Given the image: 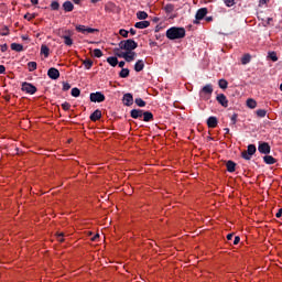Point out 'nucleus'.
I'll use <instances>...</instances> for the list:
<instances>
[{"label": "nucleus", "instance_id": "obj_1", "mask_svg": "<svg viewBox=\"0 0 282 282\" xmlns=\"http://www.w3.org/2000/svg\"><path fill=\"white\" fill-rule=\"evenodd\" d=\"M165 36L170 41H177L180 39H184V36H186V29L180 26H172L167 29Z\"/></svg>", "mask_w": 282, "mask_h": 282}, {"label": "nucleus", "instance_id": "obj_2", "mask_svg": "<svg viewBox=\"0 0 282 282\" xmlns=\"http://www.w3.org/2000/svg\"><path fill=\"white\" fill-rule=\"evenodd\" d=\"M137 42L131 39L119 42V48L124 50L126 52H133V50H137Z\"/></svg>", "mask_w": 282, "mask_h": 282}, {"label": "nucleus", "instance_id": "obj_3", "mask_svg": "<svg viewBox=\"0 0 282 282\" xmlns=\"http://www.w3.org/2000/svg\"><path fill=\"white\" fill-rule=\"evenodd\" d=\"M213 84L205 85L200 91L199 96L203 98V100H210V96H213Z\"/></svg>", "mask_w": 282, "mask_h": 282}, {"label": "nucleus", "instance_id": "obj_4", "mask_svg": "<svg viewBox=\"0 0 282 282\" xmlns=\"http://www.w3.org/2000/svg\"><path fill=\"white\" fill-rule=\"evenodd\" d=\"M257 153V145L256 144H249L247 148V151H242L241 158L243 160H252V156Z\"/></svg>", "mask_w": 282, "mask_h": 282}, {"label": "nucleus", "instance_id": "obj_5", "mask_svg": "<svg viewBox=\"0 0 282 282\" xmlns=\"http://www.w3.org/2000/svg\"><path fill=\"white\" fill-rule=\"evenodd\" d=\"M207 14H208L207 8L198 9L195 15L196 20H194V25H199V21H202Z\"/></svg>", "mask_w": 282, "mask_h": 282}, {"label": "nucleus", "instance_id": "obj_6", "mask_svg": "<svg viewBox=\"0 0 282 282\" xmlns=\"http://www.w3.org/2000/svg\"><path fill=\"white\" fill-rule=\"evenodd\" d=\"M106 97L101 91L90 94V102H105Z\"/></svg>", "mask_w": 282, "mask_h": 282}, {"label": "nucleus", "instance_id": "obj_7", "mask_svg": "<svg viewBox=\"0 0 282 282\" xmlns=\"http://www.w3.org/2000/svg\"><path fill=\"white\" fill-rule=\"evenodd\" d=\"M22 91H25L26 94H30L31 96H33V94L36 91V86L28 82H24L22 84Z\"/></svg>", "mask_w": 282, "mask_h": 282}, {"label": "nucleus", "instance_id": "obj_8", "mask_svg": "<svg viewBox=\"0 0 282 282\" xmlns=\"http://www.w3.org/2000/svg\"><path fill=\"white\" fill-rule=\"evenodd\" d=\"M47 76L51 78V80H58V78H61V72H58L57 68L51 67L47 70Z\"/></svg>", "mask_w": 282, "mask_h": 282}, {"label": "nucleus", "instance_id": "obj_9", "mask_svg": "<svg viewBox=\"0 0 282 282\" xmlns=\"http://www.w3.org/2000/svg\"><path fill=\"white\" fill-rule=\"evenodd\" d=\"M258 151H259V153H262L263 155H269V153L271 151L270 144L268 142L260 143L258 147Z\"/></svg>", "mask_w": 282, "mask_h": 282}, {"label": "nucleus", "instance_id": "obj_10", "mask_svg": "<svg viewBox=\"0 0 282 282\" xmlns=\"http://www.w3.org/2000/svg\"><path fill=\"white\" fill-rule=\"evenodd\" d=\"M76 30L82 34H94V32H98V29L87 28L85 25H77Z\"/></svg>", "mask_w": 282, "mask_h": 282}, {"label": "nucleus", "instance_id": "obj_11", "mask_svg": "<svg viewBox=\"0 0 282 282\" xmlns=\"http://www.w3.org/2000/svg\"><path fill=\"white\" fill-rule=\"evenodd\" d=\"M122 102L124 107H131V105H133V95L131 93L124 94Z\"/></svg>", "mask_w": 282, "mask_h": 282}, {"label": "nucleus", "instance_id": "obj_12", "mask_svg": "<svg viewBox=\"0 0 282 282\" xmlns=\"http://www.w3.org/2000/svg\"><path fill=\"white\" fill-rule=\"evenodd\" d=\"M218 105H221L225 109L228 108V98L224 94H219L216 97Z\"/></svg>", "mask_w": 282, "mask_h": 282}, {"label": "nucleus", "instance_id": "obj_13", "mask_svg": "<svg viewBox=\"0 0 282 282\" xmlns=\"http://www.w3.org/2000/svg\"><path fill=\"white\" fill-rule=\"evenodd\" d=\"M143 113H144V110H142V109H132L130 111V116H131V118H133V120H138V119L142 118Z\"/></svg>", "mask_w": 282, "mask_h": 282}, {"label": "nucleus", "instance_id": "obj_14", "mask_svg": "<svg viewBox=\"0 0 282 282\" xmlns=\"http://www.w3.org/2000/svg\"><path fill=\"white\" fill-rule=\"evenodd\" d=\"M102 118V111L100 109H96L91 115H90V120L91 122H97V120H100Z\"/></svg>", "mask_w": 282, "mask_h": 282}, {"label": "nucleus", "instance_id": "obj_15", "mask_svg": "<svg viewBox=\"0 0 282 282\" xmlns=\"http://www.w3.org/2000/svg\"><path fill=\"white\" fill-rule=\"evenodd\" d=\"M135 56H138V54H135V52L126 51V57H124L126 63H132V61H135Z\"/></svg>", "mask_w": 282, "mask_h": 282}, {"label": "nucleus", "instance_id": "obj_16", "mask_svg": "<svg viewBox=\"0 0 282 282\" xmlns=\"http://www.w3.org/2000/svg\"><path fill=\"white\" fill-rule=\"evenodd\" d=\"M218 120H217V117H209L208 119H207V127L209 128V129H215L216 127H217V124H218Z\"/></svg>", "mask_w": 282, "mask_h": 282}, {"label": "nucleus", "instance_id": "obj_17", "mask_svg": "<svg viewBox=\"0 0 282 282\" xmlns=\"http://www.w3.org/2000/svg\"><path fill=\"white\" fill-rule=\"evenodd\" d=\"M149 25H151V22L140 21L134 24V28H137L138 30H147V28H149Z\"/></svg>", "mask_w": 282, "mask_h": 282}, {"label": "nucleus", "instance_id": "obj_18", "mask_svg": "<svg viewBox=\"0 0 282 282\" xmlns=\"http://www.w3.org/2000/svg\"><path fill=\"white\" fill-rule=\"evenodd\" d=\"M226 166H227L228 173H235L237 169V163H235L234 161H227Z\"/></svg>", "mask_w": 282, "mask_h": 282}, {"label": "nucleus", "instance_id": "obj_19", "mask_svg": "<svg viewBox=\"0 0 282 282\" xmlns=\"http://www.w3.org/2000/svg\"><path fill=\"white\" fill-rule=\"evenodd\" d=\"M63 9L66 12H73L74 11V3H72V1L67 0L63 3Z\"/></svg>", "mask_w": 282, "mask_h": 282}, {"label": "nucleus", "instance_id": "obj_20", "mask_svg": "<svg viewBox=\"0 0 282 282\" xmlns=\"http://www.w3.org/2000/svg\"><path fill=\"white\" fill-rule=\"evenodd\" d=\"M143 122H152L153 120V112L151 111H143Z\"/></svg>", "mask_w": 282, "mask_h": 282}, {"label": "nucleus", "instance_id": "obj_21", "mask_svg": "<svg viewBox=\"0 0 282 282\" xmlns=\"http://www.w3.org/2000/svg\"><path fill=\"white\" fill-rule=\"evenodd\" d=\"M144 69V61L138 59L134 64V72H142Z\"/></svg>", "mask_w": 282, "mask_h": 282}, {"label": "nucleus", "instance_id": "obj_22", "mask_svg": "<svg viewBox=\"0 0 282 282\" xmlns=\"http://www.w3.org/2000/svg\"><path fill=\"white\" fill-rule=\"evenodd\" d=\"M263 162H265L267 164H276V159H274V156L272 155H264L263 156Z\"/></svg>", "mask_w": 282, "mask_h": 282}, {"label": "nucleus", "instance_id": "obj_23", "mask_svg": "<svg viewBox=\"0 0 282 282\" xmlns=\"http://www.w3.org/2000/svg\"><path fill=\"white\" fill-rule=\"evenodd\" d=\"M62 39H64V43L68 47H72L74 45V40H72L69 35H63Z\"/></svg>", "mask_w": 282, "mask_h": 282}, {"label": "nucleus", "instance_id": "obj_24", "mask_svg": "<svg viewBox=\"0 0 282 282\" xmlns=\"http://www.w3.org/2000/svg\"><path fill=\"white\" fill-rule=\"evenodd\" d=\"M137 19H139L140 21H144V19H149V13H147L145 11H138Z\"/></svg>", "mask_w": 282, "mask_h": 282}, {"label": "nucleus", "instance_id": "obj_25", "mask_svg": "<svg viewBox=\"0 0 282 282\" xmlns=\"http://www.w3.org/2000/svg\"><path fill=\"white\" fill-rule=\"evenodd\" d=\"M41 54L44 55L45 58L50 56V47L45 44L41 46Z\"/></svg>", "mask_w": 282, "mask_h": 282}, {"label": "nucleus", "instance_id": "obj_26", "mask_svg": "<svg viewBox=\"0 0 282 282\" xmlns=\"http://www.w3.org/2000/svg\"><path fill=\"white\" fill-rule=\"evenodd\" d=\"M120 50L122 48L119 47L113 50L115 56H118V58H126L127 52H121Z\"/></svg>", "mask_w": 282, "mask_h": 282}, {"label": "nucleus", "instance_id": "obj_27", "mask_svg": "<svg viewBox=\"0 0 282 282\" xmlns=\"http://www.w3.org/2000/svg\"><path fill=\"white\" fill-rule=\"evenodd\" d=\"M83 65L86 69H91V67H94V61L86 58L83 61Z\"/></svg>", "mask_w": 282, "mask_h": 282}, {"label": "nucleus", "instance_id": "obj_28", "mask_svg": "<svg viewBox=\"0 0 282 282\" xmlns=\"http://www.w3.org/2000/svg\"><path fill=\"white\" fill-rule=\"evenodd\" d=\"M250 61H252V56L250 54H245L241 57V64L242 65H248V63H250Z\"/></svg>", "mask_w": 282, "mask_h": 282}, {"label": "nucleus", "instance_id": "obj_29", "mask_svg": "<svg viewBox=\"0 0 282 282\" xmlns=\"http://www.w3.org/2000/svg\"><path fill=\"white\" fill-rule=\"evenodd\" d=\"M107 63H109L111 67H116L118 65V57H115V56L108 57Z\"/></svg>", "mask_w": 282, "mask_h": 282}, {"label": "nucleus", "instance_id": "obj_30", "mask_svg": "<svg viewBox=\"0 0 282 282\" xmlns=\"http://www.w3.org/2000/svg\"><path fill=\"white\" fill-rule=\"evenodd\" d=\"M11 50H13V52H23V46L19 43H12Z\"/></svg>", "mask_w": 282, "mask_h": 282}, {"label": "nucleus", "instance_id": "obj_31", "mask_svg": "<svg viewBox=\"0 0 282 282\" xmlns=\"http://www.w3.org/2000/svg\"><path fill=\"white\" fill-rule=\"evenodd\" d=\"M218 87H219L220 89H228V80H226V79H219V80H218Z\"/></svg>", "mask_w": 282, "mask_h": 282}, {"label": "nucleus", "instance_id": "obj_32", "mask_svg": "<svg viewBox=\"0 0 282 282\" xmlns=\"http://www.w3.org/2000/svg\"><path fill=\"white\" fill-rule=\"evenodd\" d=\"M247 107H249V109H257V100L248 99L247 100Z\"/></svg>", "mask_w": 282, "mask_h": 282}, {"label": "nucleus", "instance_id": "obj_33", "mask_svg": "<svg viewBox=\"0 0 282 282\" xmlns=\"http://www.w3.org/2000/svg\"><path fill=\"white\" fill-rule=\"evenodd\" d=\"M130 70L129 68H122L119 73L120 78H129Z\"/></svg>", "mask_w": 282, "mask_h": 282}, {"label": "nucleus", "instance_id": "obj_34", "mask_svg": "<svg viewBox=\"0 0 282 282\" xmlns=\"http://www.w3.org/2000/svg\"><path fill=\"white\" fill-rule=\"evenodd\" d=\"M175 10V6L172 3H169L164 7V11L166 12V14H171V12H173Z\"/></svg>", "mask_w": 282, "mask_h": 282}, {"label": "nucleus", "instance_id": "obj_35", "mask_svg": "<svg viewBox=\"0 0 282 282\" xmlns=\"http://www.w3.org/2000/svg\"><path fill=\"white\" fill-rule=\"evenodd\" d=\"M134 102L138 107H147V101H144L142 98H135Z\"/></svg>", "mask_w": 282, "mask_h": 282}, {"label": "nucleus", "instance_id": "obj_36", "mask_svg": "<svg viewBox=\"0 0 282 282\" xmlns=\"http://www.w3.org/2000/svg\"><path fill=\"white\" fill-rule=\"evenodd\" d=\"M70 96H73V98H78V96H80V89H78V88H73L72 90H70Z\"/></svg>", "mask_w": 282, "mask_h": 282}, {"label": "nucleus", "instance_id": "obj_37", "mask_svg": "<svg viewBox=\"0 0 282 282\" xmlns=\"http://www.w3.org/2000/svg\"><path fill=\"white\" fill-rule=\"evenodd\" d=\"M258 118H265L268 111H265V109H259L256 111Z\"/></svg>", "mask_w": 282, "mask_h": 282}, {"label": "nucleus", "instance_id": "obj_38", "mask_svg": "<svg viewBox=\"0 0 282 282\" xmlns=\"http://www.w3.org/2000/svg\"><path fill=\"white\" fill-rule=\"evenodd\" d=\"M10 34V29H8V26H3L0 30V36H8Z\"/></svg>", "mask_w": 282, "mask_h": 282}, {"label": "nucleus", "instance_id": "obj_39", "mask_svg": "<svg viewBox=\"0 0 282 282\" xmlns=\"http://www.w3.org/2000/svg\"><path fill=\"white\" fill-rule=\"evenodd\" d=\"M29 72H35L36 69V62H29L28 63Z\"/></svg>", "mask_w": 282, "mask_h": 282}, {"label": "nucleus", "instance_id": "obj_40", "mask_svg": "<svg viewBox=\"0 0 282 282\" xmlns=\"http://www.w3.org/2000/svg\"><path fill=\"white\" fill-rule=\"evenodd\" d=\"M61 9V3L58 1H52L51 3V10H59Z\"/></svg>", "mask_w": 282, "mask_h": 282}, {"label": "nucleus", "instance_id": "obj_41", "mask_svg": "<svg viewBox=\"0 0 282 282\" xmlns=\"http://www.w3.org/2000/svg\"><path fill=\"white\" fill-rule=\"evenodd\" d=\"M93 52L96 58H102V51L100 48H95Z\"/></svg>", "mask_w": 282, "mask_h": 282}, {"label": "nucleus", "instance_id": "obj_42", "mask_svg": "<svg viewBox=\"0 0 282 282\" xmlns=\"http://www.w3.org/2000/svg\"><path fill=\"white\" fill-rule=\"evenodd\" d=\"M62 85H63V91H69V89H72V85H69V83H67V82H63L62 83Z\"/></svg>", "mask_w": 282, "mask_h": 282}, {"label": "nucleus", "instance_id": "obj_43", "mask_svg": "<svg viewBox=\"0 0 282 282\" xmlns=\"http://www.w3.org/2000/svg\"><path fill=\"white\" fill-rule=\"evenodd\" d=\"M24 19H26V21H32V19H36V13H26Z\"/></svg>", "mask_w": 282, "mask_h": 282}, {"label": "nucleus", "instance_id": "obj_44", "mask_svg": "<svg viewBox=\"0 0 282 282\" xmlns=\"http://www.w3.org/2000/svg\"><path fill=\"white\" fill-rule=\"evenodd\" d=\"M120 36H123V39H128L129 37V31L121 29L119 31Z\"/></svg>", "mask_w": 282, "mask_h": 282}, {"label": "nucleus", "instance_id": "obj_45", "mask_svg": "<svg viewBox=\"0 0 282 282\" xmlns=\"http://www.w3.org/2000/svg\"><path fill=\"white\" fill-rule=\"evenodd\" d=\"M72 108V105L67 101H65L64 104H62V109H64V111H69V109Z\"/></svg>", "mask_w": 282, "mask_h": 282}, {"label": "nucleus", "instance_id": "obj_46", "mask_svg": "<svg viewBox=\"0 0 282 282\" xmlns=\"http://www.w3.org/2000/svg\"><path fill=\"white\" fill-rule=\"evenodd\" d=\"M224 3L227 8H232V6H235V0H224Z\"/></svg>", "mask_w": 282, "mask_h": 282}, {"label": "nucleus", "instance_id": "obj_47", "mask_svg": "<svg viewBox=\"0 0 282 282\" xmlns=\"http://www.w3.org/2000/svg\"><path fill=\"white\" fill-rule=\"evenodd\" d=\"M115 6H116V4H113V3H108V4H106V6H105V11H106V12H111V8H115Z\"/></svg>", "mask_w": 282, "mask_h": 282}, {"label": "nucleus", "instance_id": "obj_48", "mask_svg": "<svg viewBox=\"0 0 282 282\" xmlns=\"http://www.w3.org/2000/svg\"><path fill=\"white\" fill-rule=\"evenodd\" d=\"M63 237H65L64 232H61L57 235V240L59 241V243H63V241H65V238H63Z\"/></svg>", "mask_w": 282, "mask_h": 282}, {"label": "nucleus", "instance_id": "obj_49", "mask_svg": "<svg viewBox=\"0 0 282 282\" xmlns=\"http://www.w3.org/2000/svg\"><path fill=\"white\" fill-rule=\"evenodd\" d=\"M270 58H271V61H273V63H276V61H279V57L276 56V53H271L270 54Z\"/></svg>", "mask_w": 282, "mask_h": 282}, {"label": "nucleus", "instance_id": "obj_50", "mask_svg": "<svg viewBox=\"0 0 282 282\" xmlns=\"http://www.w3.org/2000/svg\"><path fill=\"white\" fill-rule=\"evenodd\" d=\"M237 118H238L237 113H234V115L231 116V123H232V124H237Z\"/></svg>", "mask_w": 282, "mask_h": 282}, {"label": "nucleus", "instance_id": "obj_51", "mask_svg": "<svg viewBox=\"0 0 282 282\" xmlns=\"http://www.w3.org/2000/svg\"><path fill=\"white\" fill-rule=\"evenodd\" d=\"M239 241H241V238L239 236H236L234 239V246H238Z\"/></svg>", "mask_w": 282, "mask_h": 282}, {"label": "nucleus", "instance_id": "obj_52", "mask_svg": "<svg viewBox=\"0 0 282 282\" xmlns=\"http://www.w3.org/2000/svg\"><path fill=\"white\" fill-rule=\"evenodd\" d=\"M0 47L1 52H8V44H2Z\"/></svg>", "mask_w": 282, "mask_h": 282}, {"label": "nucleus", "instance_id": "obj_53", "mask_svg": "<svg viewBox=\"0 0 282 282\" xmlns=\"http://www.w3.org/2000/svg\"><path fill=\"white\" fill-rule=\"evenodd\" d=\"M0 74H6V66L4 65H0Z\"/></svg>", "mask_w": 282, "mask_h": 282}, {"label": "nucleus", "instance_id": "obj_54", "mask_svg": "<svg viewBox=\"0 0 282 282\" xmlns=\"http://www.w3.org/2000/svg\"><path fill=\"white\" fill-rule=\"evenodd\" d=\"M232 237H235L234 234H228V235H227V240H228V241H232Z\"/></svg>", "mask_w": 282, "mask_h": 282}, {"label": "nucleus", "instance_id": "obj_55", "mask_svg": "<svg viewBox=\"0 0 282 282\" xmlns=\"http://www.w3.org/2000/svg\"><path fill=\"white\" fill-rule=\"evenodd\" d=\"M275 217L278 218L282 217V208L279 209V212L275 214Z\"/></svg>", "mask_w": 282, "mask_h": 282}, {"label": "nucleus", "instance_id": "obj_56", "mask_svg": "<svg viewBox=\"0 0 282 282\" xmlns=\"http://www.w3.org/2000/svg\"><path fill=\"white\" fill-rule=\"evenodd\" d=\"M32 6H39V0H30Z\"/></svg>", "mask_w": 282, "mask_h": 282}, {"label": "nucleus", "instance_id": "obj_57", "mask_svg": "<svg viewBox=\"0 0 282 282\" xmlns=\"http://www.w3.org/2000/svg\"><path fill=\"white\" fill-rule=\"evenodd\" d=\"M118 65H119V67L122 68V67H124L126 63H124V61H121V62L118 63Z\"/></svg>", "mask_w": 282, "mask_h": 282}, {"label": "nucleus", "instance_id": "obj_58", "mask_svg": "<svg viewBox=\"0 0 282 282\" xmlns=\"http://www.w3.org/2000/svg\"><path fill=\"white\" fill-rule=\"evenodd\" d=\"M130 34H131L132 36H135V30H134V29H130Z\"/></svg>", "mask_w": 282, "mask_h": 282}, {"label": "nucleus", "instance_id": "obj_59", "mask_svg": "<svg viewBox=\"0 0 282 282\" xmlns=\"http://www.w3.org/2000/svg\"><path fill=\"white\" fill-rule=\"evenodd\" d=\"M205 20L207 21V23H210V21H213V17H207L205 18Z\"/></svg>", "mask_w": 282, "mask_h": 282}, {"label": "nucleus", "instance_id": "obj_60", "mask_svg": "<svg viewBox=\"0 0 282 282\" xmlns=\"http://www.w3.org/2000/svg\"><path fill=\"white\" fill-rule=\"evenodd\" d=\"M80 1L83 0H73V2L76 3V6H80Z\"/></svg>", "mask_w": 282, "mask_h": 282}, {"label": "nucleus", "instance_id": "obj_61", "mask_svg": "<svg viewBox=\"0 0 282 282\" xmlns=\"http://www.w3.org/2000/svg\"><path fill=\"white\" fill-rule=\"evenodd\" d=\"M260 3H261L262 6H265V3H268V0H260Z\"/></svg>", "mask_w": 282, "mask_h": 282}, {"label": "nucleus", "instance_id": "obj_62", "mask_svg": "<svg viewBox=\"0 0 282 282\" xmlns=\"http://www.w3.org/2000/svg\"><path fill=\"white\" fill-rule=\"evenodd\" d=\"M4 100H6L7 102H10V96H4Z\"/></svg>", "mask_w": 282, "mask_h": 282}, {"label": "nucleus", "instance_id": "obj_63", "mask_svg": "<svg viewBox=\"0 0 282 282\" xmlns=\"http://www.w3.org/2000/svg\"><path fill=\"white\" fill-rule=\"evenodd\" d=\"M224 131H225V133H230V129L229 128H225Z\"/></svg>", "mask_w": 282, "mask_h": 282}, {"label": "nucleus", "instance_id": "obj_64", "mask_svg": "<svg viewBox=\"0 0 282 282\" xmlns=\"http://www.w3.org/2000/svg\"><path fill=\"white\" fill-rule=\"evenodd\" d=\"M98 237H100V235H96L94 238H93V241H96V239H98Z\"/></svg>", "mask_w": 282, "mask_h": 282}]
</instances>
